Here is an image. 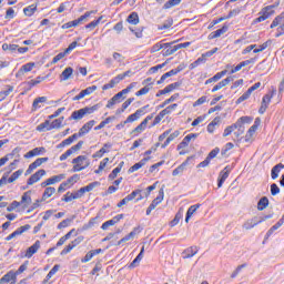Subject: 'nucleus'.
Listing matches in <instances>:
<instances>
[{"label":"nucleus","instance_id":"1","mask_svg":"<svg viewBox=\"0 0 284 284\" xmlns=\"http://www.w3.org/2000/svg\"><path fill=\"white\" fill-rule=\"evenodd\" d=\"M253 119L252 116H241L240 119H237V121L229 126H226L224 129L223 132V136H230V134H232V132H234V130H237L234 135L236 136V139H239V136H243V134H245V125H250V123H252Z\"/></svg>","mask_w":284,"mask_h":284},{"label":"nucleus","instance_id":"2","mask_svg":"<svg viewBox=\"0 0 284 284\" xmlns=\"http://www.w3.org/2000/svg\"><path fill=\"white\" fill-rule=\"evenodd\" d=\"M99 185H101V182L95 181V182L88 184L87 186L81 187L75 193L67 192L63 195L62 201H63V203H70L71 201H74L77 199H82V196L85 194V192H92V190H94V187H99Z\"/></svg>","mask_w":284,"mask_h":284},{"label":"nucleus","instance_id":"3","mask_svg":"<svg viewBox=\"0 0 284 284\" xmlns=\"http://www.w3.org/2000/svg\"><path fill=\"white\" fill-rule=\"evenodd\" d=\"M281 6V1H275L274 4L266 6L261 9L258 12V17L253 20V23H263V21H267L270 17H273V14H276V8Z\"/></svg>","mask_w":284,"mask_h":284},{"label":"nucleus","instance_id":"4","mask_svg":"<svg viewBox=\"0 0 284 284\" xmlns=\"http://www.w3.org/2000/svg\"><path fill=\"white\" fill-rule=\"evenodd\" d=\"M65 121L64 116L58 118L50 123V120H45L37 126L38 132H50V130H59Z\"/></svg>","mask_w":284,"mask_h":284},{"label":"nucleus","instance_id":"5","mask_svg":"<svg viewBox=\"0 0 284 284\" xmlns=\"http://www.w3.org/2000/svg\"><path fill=\"white\" fill-rule=\"evenodd\" d=\"M275 28V39H278L284 36V11L277 14L271 22L270 29L274 30Z\"/></svg>","mask_w":284,"mask_h":284},{"label":"nucleus","instance_id":"6","mask_svg":"<svg viewBox=\"0 0 284 284\" xmlns=\"http://www.w3.org/2000/svg\"><path fill=\"white\" fill-rule=\"evenodd\" d=\"M99 110V104H95L93 106H84L82 109L75 110L72 112L71 116L69 118V121H81L83 116L88 114H94Z\"/></svg>","mask_w":284,"mask_h":284},{"label":"nucleus","instance_id":"7","mask_svg":"<svg viewBox=\"0 0 284 284\" xmlns=\"http://www.w3.org/2000/svg\"><path fill=\"white\" fill-rule=\"evenodd\" d=\"M133 88H136V82L130 83L125 89L113 95L112 99L108 101L106 108L110 109L113 105H116V103H121V99H123V95L129 94V92H132Z\"/></svg>","mask_w":284,"mask_h":284},{"label":"nucleus","instance_id":"8","mask_svg":"<svg viewBox=\"0 0 284 284\" xmlns=\"http://www.w3.org/2000/svg\"><path fill=\"white\" fill-rule=\"evenodd\" d=\"M72 172H83L90 168V160L85 155H78L72 160Z\"/></svg>","mask_w":284,"mask_h":284},{"label":"nucleus","instance_id":"9","mask_svg":"<svg viewBox=\"0 0 284 284\" xmlns=\"http://www.w3.org/2000/svg\"><path fill=\"white\" fill-rule=\"evenodd\" d=\"M141 192H143L141 189L132 191L129 195H126L116 204V207H123V205H128L130 201H134L135 199V203H139V201H143V195H141Z\"/></svg>","mask_w":284,"mask_h":284},{"label":"nucleus","instance_id":"10","mask_svg":"<svg viewBox=\"0 0 284 284\" xmlns=\"http://www.w3.org/2000/svg\"><path fill=\"white\" fill-rule=\"evenodd\" d=\"M176 108H179V104L174 103L171 104L169 106H166L164 110H162L153 120L151 128H155V125H159V123H161V121H163V118L168 116V114H172V112H174V110H176Z\"/></svg>","mask_w":284,"mask_h":284},{"label":"nucleus","instance_id":"11","mask_svg":"<svg viewBox=\"0 0 284 284\" xmlns=\"http://www.w3.org/2000/svg\"><path fill=\"white\" fill-rule=\"evenodd\" d=\"M126 77H132V70H128L124 73H120L116 77H114L113 79L110 80L109 83L104 84L102 87V90H112V88H114L115 85H119L120 81H123V79H125Z\"/></svg>","mask_w":284,"mask_h":284},{"label":"nucleus","instance_id":"12","mask_svg":"<svg viewBox=\"0 0 284 284\" xmlns=\"http://www.w3.org/2000/svg\"><path fill=\"white\" fill-rule=\"evenodd\" d=\"M13 92L14 84H10L8 81H0V103L1 101H6Z\"/></svg>","mask_w":284,"mask_h":284},{"label":"nucleus","instance_id":"13","mask_svg":"<svg viewBox=\"0 0 284 284\" xmlns=\"http://www.w3.org/2000/svg\"><path fill=\"white\" fill-rule=\"evenodd\" d=\"M92 14H94V11H87L83 16H81L80 18L69 21L64 24L61 26L62 30H70V28H77V26L83 23V21H85V19L90 18Z\"/></svg>","mask_w":284,"mask_h":284},{"label":"nucleus","instance_id":"14","mask_svg":"<svg viewBox=\"0 0 284 284\" xmlns=\"http://www.w3.org/2000/svg\"><path fill=\"white\" fill-rule=\"evenodd\" d=\"M275 94H276V90H273L271 91V93H267L262 98V103L258 109V114H265V112H267V108H270V103H272V99H274Z\"/></svg>","mask_w":284,"mask_h":284},{"label":"nucleus","instance_id":"15","mask_svg":"<svg viewBox=\"0 0 284 284\" xmlns=\"http://www.w3.org/2000/svg\"><path fill=\"white\" fill-rule=\"evenodd\" d=\"M154 119V113H151L146 115V119H144L135 129L131 131V134H134V136H139V134H142L145 132L148 128V123Z\"/></svg>","mask_w":284,"mask_h":284},{"label":"nucleus","instance_id":"16","mask_svg":"<svg viewBox=\"0 0 284 284\" xmlns=\"http://www.w3.org/2000/svg\"><path fill=\"white\" fill-rule=\"evenodd\" d=\"M77 45H79V42L73 41L69 44V47L64 50V52H60L58 53L51 61V64L54 65L57 63H59V61H61V59H63L67 54H70V52H72V50H74L77 48Z\"/></svg>","mask_w":284,"mask_h":284},{"label":"nucleus","instance_id":"17","mask_svg":"<svg viewBox=\"0 0 284 284\" xmlns=\"http://www.w3.org/2000/svg\"><path fill=\"white\" fill-rule=\"evenodd\" d=\"M261 126V118H256L254 121V124L247 130L244 141L245 143H250L252 139H254V135L256 134V130Z\"/></svg>","mask_w":284,"mask_h":284},{"label":"nucleus","instance_id":"18","mask_svg":"<svg viewBox=\"0 0 284 284\" xmlns=\"http://www.w3.org/2000/svg\"><path fill=\"white\" fill-rule=\"evenodd\" d=\"M148 108H150V104H146V105L138 109L134 113L130 114L126 118L125 123H134V121H139V119H141V116H145V110H148Z\"/></svg>","mask_w":284,"mask_h":284},{"label":"nucleus","instance_id":"19","mask_svg":"<svg viewBox=\"0 0 284 284\" xmlns=\"http://www.w3.org/2000/svg\"><path fill=\"white\" fill-rule=\"evenodd\" d=\"M65 179V173H61L58 175H53L43 182H41L40 186L41 187H48L50 185H57V183H61Z\"/></svg>","mask_w":284,"mask_h":284},{"label":"nucleus","instance_id":"20","mask_svg":"<svg viewBox=\"0 0 284 284\" xmlns=\"http://www.w3.org/2000/svg\"><path fill=\"white\" fill-rule=\"evenodd\" d=\"M258 88H261V82H256L255 84H253L252 87H250L246 92H244L237 100H236V105H240V103H243V101H247V99H250V97H252V92H254L255 90H258Z\"/></svg>","mask_w":284,"mask_h":284},{"label":"nucleus","instance_id":"21","mask_svg":"<svg viewBox=\"0 0 284 284\" xmlns=\"http://www.w3.org/2000/svg\"><path fill=\"white\" fill-rule=\"evenodd\" d=\"M232 172V168L230 165H226L219 174L217 178V187L221 189L223 187V183H225V181H227V179L230 178V174Z\"/></svg>","mask_w":284,"mask_h":284},{"label":"nucleus","instance_id":"22","mask_svg":"<svg viewBox=\"0 0 284 284\" xmlns=\"http://www.w3.org/2000/svg\"><path fill=\"white\" fill-rule=\"evenodd\" d=\"M82 148L83 141L78 142L75 145L71 146L62 155H60V161H65L69 156H72V154H77V152H79V150H81Z\"/></svg>","mask_w":284,"mask_h":284},{"label":"nucleus","instance_id":"23","mask_svg":"<svg viewBox=\"0 0 284 284\" xmlns=\"http://www.w3.org/2000/svg\"><path fill=\"white\" fill-rule=\"evenodd\" d=\"M49 159L48 158H38L34 162H32L29 168L27 169L24 175L28 176L37 170V168H41L43 163H48Z\"/></svg>","mask_w":284,"mask_h":284},{"label":"nucleus","instance_id":"24","mask_svg":"<svg viewBox=\"0 0 284 284\" xmlns=\"http://www.w3.org/2000/svg\"><path fill=\"white\" fill-rule=\"evenodd\" d=\"M220 152H221V149H219V148L213 149L207 154L205 160L197 164V168H207V165H210V162L212 161V159H216V156H219Z\"/></svg>","mask_w":284,"mask_h":284},{"label":"nucleus","instance_id":"25","mask_svg":"<svg viewBox=\"0 0 284 284\" xmlns=\"http://www.w3.org/2000/svg\"><path fill=\"white\" fill-rule=\"evenodd\" d=\"M43 176H45V170L40 169L38 170L36 173H33L27 181V185H34V183H39V181L41 179H43Z\"/></svg>","mask_w":284,"mask_h":284},{"label":"nucleus","instance_id":"26","mask_svg":"<svg viewBox=\"0 0 284 284\" xmlns=\"http://www.w3.org/2000/svg\"><path fill=\"white\" fill-rule=\"evenodd\" d=\"M94 125H97V121L90 120L89 122L82 125V128L79 130L78 133H75V135H78V139L81 136H85V134H88V132H90V130H92Z\"/></svg>","mask_w":284,"mask_h":284},{"label":"nucleus","instance_id":"27","mask_svg":"<svg viewBox=\"0 0 284 284\" xmlns=\"http://www.w3.org/2000/svg\"><path fill=\"white\" fill-rule=\"evenodd\" d=\"M98 87L92 85L88 87L87 89L82 90L78 95L73 98V101H81V99H85V97H90L93 92H97Z\"/></svg>","mask_w":284,"mask_h":284},{"label":"nucleus","instance_id":"28","mask_svg":"<svg viewBox=\"0 0 284 284\" xmlns=\"http://www.w3.org/2000/svg\"><path fill=\"white\" fill-rule=\"evenodd\" d=\"M21 152V146H17L14 148L11 153L6 154L3 158L0 159V168H3V165H6V163H8V161H10V159H14V156H19V153Z\"/></svg>","mask_w":284,"mask_h":284},{"label":"nucleus","instance_id":"29","mask_svg":"<svg viewBox=\"0 0 284 284\" xmlns=\"http://www.w3.org/2000/svg\"><path fill=\"white\" fill-rule=\"evenodd\" d=\"M17 284V274L14 271L7 272L1 278L0 284Z\"/></svg>","mask_w":284,"mask_h":284},{"label":"nucleus","instance_id":"30","mask_svg":"<svg viewBox=\"0 0 284 284\" xmlns=\"http://www.w3.org/2000/svg\"><path fill=\"white\" fill-rule=\"evenodd\" d=\"M41 248V242L36 241L27 251L26 254L23 255V258H32L37 252Z\"/></svg>","mask_w":284,"mask_h":284},{"label":"nucleus","instance_id":"31","mask_svg":"<svg viewBox=\"0 0 284 284\" xmlns=\"http://www.w3.org/2000/svg\"><path fill=\"white\" fill-rule=\"evenodd\" d=\"M139 234H141V227H134L128 235L118 241L116 245H123V243L132 241Z\"/></svg>","mask_w":284,"mask_h":284},{"label":"nucleus","instance_id":"32","mask_svg":"<svg viewBox=\"0 0 284 284\" xmlns=\"http://www.w3.org/2000/svg\"><path fill=\"white\" fill-rule=\"evenodd\" d=\"M30 230V224H26L23 226L18 227L14 232L9 234L4 241H12V239H17V236H21L24 232H28Z\"/></svg>","mask_w":284,"mask_h":284},{"label":"nucleus","instance_id":"33","mask_svg":"<svg viewBox=\"0 0 284 284\" xmlns=\"http://www.w3.org/2000/svg\"><path fill=\"white\" fill-rule=\"evenodd\" d=\"M181 88V82H174L166 85L163 90H160L155 97H163V94H170V92H174V90Z\"/></svg>","mask_w":284,"mask_h":284},{"label":"nucleus","instance_id":"34","mask_svg":"<svg viewBox=\"0 0 284 284\" xmlns=\"http://www.w3.org/2000/svg\"><path fill=\"white\" fill-rule=\"evenodd\" d=\"M183 68L178 67L175 69H172L171 71L164 73L160 80L156 82L158 85H161L162 83H165V79H170V77H176V74H179V72H182Z\"/></svg>","mask_w":284,"mask_h":284},{"label":"nucleus","instance_id":"35","mask_svg":"<svg viewBox=\"0 0 284 284\" xmlns=\"http://www.w3.org/2000/svg\"><path fill=\"white\" fill-rule=\"evenodd\" d=\"M252 63H256V59L255 58H252V59L244 60V61L240 62L236 67L231 69L230 74H236V72H241V69H243L246 65H250Z\"/></svg>","mask_w":284,"mask_h":284},{"label":"nucleus","instance_id":"36","mask_svg":"<svg viewBox=\"0 0 284 284\" xmlns=\"http://www.w3.org/2000/svg\"><path fill=\"white\" fill-rule=\"evenodd\" d=\"M123 214H118L115 215L113 219L111 220H108L106 222H104L102 225H101V230H108L109 227H112L114 225H116V223H119L122 219H123Z\"/></svg>","mask_w":284,"mask_h":284},{"label":"nucleus","instance_id":"37","mask_svg":"<svg viewBox=\"0 0 284 284\" xmlns=\"http://www.w3.org/2000/svg\"><path fill=\"white\" fill-rule=\"evenodd\" d=\"M232 81H234V77L232 75L223 79L222 81H220L217 84L213 87L211 92H219V90H223V88H225L226 85H230Z\"/></svg>","mask_w":284,"mask_h":284},{"label":"nucleus","instance_id":"38","mask_svg":"<svg viewBox=\"0 0 284 284\" xmlns=\"http://www.w3.org/2000/svg\"><path fill=\"white\" fill-rule=\"evenodd\" d=\"M30 203H32V191H27L21 196L20 205L26 210L30 206Z\"/></svg>","mask_w":284,"mask_h":284},{"label":"nucleus","instance_id":"39","mask_svg":"<svg viewBox=\"0 0 284 284\" xmlns=\"http://www.w3.org/2000/svg\"><path fill=\"white\" fill-rule=\"evenodd\" d=\"M45 103H48V97L36 98L32 103L33 112H37V110H41V108H43V105H45Z\"/></svg>","mask_w":284,"mask_h":284},{"label":"nucleus","instance_id":"40","mask_svg":"<svg viewBox=\"0 0 284 284\" xmlns=\"http://www.w3.org/2000/svg\"><path fill=\"white\" fill-rule=\"evenodd\" d=\"M110 148H112V143L108 142L103 144V148H101L99 151H97L92 159H103V155L108 154L110 152Z\"/></svg>","mask_w":284,"mask_h":284},{"label":"nucleus","instance_id":"41","mask_svg":"<svg viewBox=\"0 0 284 284\" xmlns=\"http://www.w3.org/2000/svg\"><path fill=\"white\" fill-rule=\"evenodd\" d=\"M45 81V77H37L34 80L23 82L22 85L27 88V91L30 92L34 88V85H39V83H43Z\"/></svg>","mask_w":284,"mask_h":284},{"label":"nucleus","instance_id":"42","mask_svg":"<svg viewBox=\"0 0 284 284\" xmlns=\"http://www.w3.org/2000/svg\"><path fill=\"white\" fill-rule=\"evenodd\" d=\"M196 136H199V134L196 133H190L187 134L182 142L179 143L178 145V150H183L185 148H187V145H190V142L192 141V139H196Z\"/></svg>","mask_w":284,"mask_h":284},{"label":"nucleus","instance_id":"43","mask_svg":"<svg viewBox=\"0 0 284 284\" xmlns=\"http://www.w3.org/2000/svg\"><path fill=\"white\" fill-rule=\"evenodd\" d=\"M44 152H45V148H43V146L34 148L33 150H31L24 154V159H32L33 156H41V154H44Z\"/></svg>","mask_w":284,"mask_h":284},{"label":"nucleus","instance_id":"44","mask_svg":"<svg viewBox=\"0 0 284 284\" xmlns=\"http://www.w3.org/2000/svg\"><path fill=\"white\" fill-rule=\"evenodd\" d=\"M148 161H150V158H143L140 162H138L134 165H132L128 170V173L129 174H134V172H139V170H141V168H143L145 165V163H148Z\"/></svg>","mask_w":284,"mask_h":284},{"label":"nucleus","instance_id":"45","mask_svg":"<svg viewBox=\"0 0 284 284\" xmlns=\"http://www.w3.org/2000/svg\"><path fill=\"white\" fill-rule=\"evenodd\" d=\"M54 194H57V189L54 186H45L41 201H48V199H51V196H54Z\"/></svg>","mask_w":284,"mask_h":284},{"label":"nucleus","instance_id":"46","mask_svg":"<svg viewBox=\"0 0 284 284\" xmlns=\"http://www.w3.org/2000/svg\"><path fill=\"white\" fill-rule=\"evenodd\" d=\"M173 43L174 42H166V43L158 42L150 48V53L154 54L155 52L163 50V48H170V45H172Z\"/></svg>","mask_w":284,"mask_h":284},{"label":"nucleus","instance_id":"47","mask_svg":"<svg viewBox=\"0 0 284 284\" xmlns=\"http://www.w3.org/2000/svg\"><path fill=\"white\" fill-rule=\"evenodd\" d=\"M103 252L102 248H97V250H92L89 251L85 256L82 258V263H90V261H92V258H94V256L101 254Z\"/></svg>","mask_w":284,"mask_h":284},{"label":"nucleus","instance_id":"48","mask_svg":"<svg viewBox=\"0 0 284 284\" xmlns=\"http://www.w3.org/2000/svg\"><path fill=\"white\" fill-rule=\"evenodd\" d=\"M145 253V246H142L140 253L138 256L132 261V263L129 265V270H134V267H138V265L143 261V254Z\"/></svg>","mask_w":284,"mask_h":284},{"label":"nucleus","instance_id":"49","mask_svg":"<svg viewBox=\"0 0 284 284\" xmlns=\"http://www.w3.org/2000/svg\"><path fill=\"white\" fill-rule=\"evenodd\" d=\"M221 124V116H215L211 123L207 124L206 126V131L209 132V134H214V132L216 131V125Z\"/></svg>","mask_w":284,"mask_h":284},{"label":"nucleus","instance_id":"50","mask_svg":"<svg viewBox=\"0 0 284 284\" xmlns=\"http://www.w3.org/2000/svg\"><path fill=\"white\" fill-rule=\"evenodd\" d=\"M179 136H181V131L179 130H175L173 133H170L165 142L161 145V148H168V145H170V143H172V141H174L175 139H179Z\"/></svg>","mask_w":284,"mask_h":284},{"label":"nucleus","instance_id":"51","mask_svg":"<svg viewBox=\"0 0 284 284\" xmlns=\"http://www.w3.org/2000/svg\"><path fill=\"white\" fill-rule=\"evenodd\" d=\"M125 165V162H120L119 165L112 170V172L109 174L108 179L109 181H114L119 174H121V170H123V166Z\"/></svg>","mask_w":284,"mask_h":284},{"label":"nucleus","instance_id":"52","mask_svg":"<svg viewBox=\"0 0 284 284\" xmlns=\"http://www.w3.org/2000/svg\"><path fill=\"white\" fill-rule=\"evenodd\" d=\"M79 139V135L74 133L73 135L69 136L68 139L63 140L60 144L57 145L58 150H61V148H65L68 145H72L74 141Z\"/></svg>","mask_w":284,"mask_h":284},{"label":"nucleus","instance_id":"53","mask_svg":"<svg viewBox=\"0 0 284 284\" xmlns=\"http://www.w3.org/2000/svg\"><path fill=\"white\" fill-rule=\"evenodd\" d=\"M225 74H227V70L217 72L214 77H212L205 81V85H210V83H216V81H221V79H223V77H225Z\"/></svg>","mask_w":284,"mask_h":284},{"label":"nucleus","instance_id":"54","mask_svg":"<svg viewBox=\"0 0 284 284\" xmlns=\"http://www.w3.org/2000/svg\"><path fill=\"white\" fill-rule=\"evenodd\" d=\"M227 32V26H223L221 29H217L216 31H213L209 34V41H212L214 39H219L222 34H225Z\"/></svg>","mask_w":284,"mask_h":284},{"label":"nucleus","instance_id":"55","mask_svg":"<svg viewBox=\"0 0 284 284\" xmlns=\"http://www.w3.org/2000/svg\"><path fill=\"white\" fill-rule=\"evenodd\" d=\"M284 170V164L278 163L275 166L272 168L271 170V178L273 181H276L278 179V174H281V171Z\"/></svg>","mask_w":284,"mask_h":284},{"label":"nucleus","instance_id":"56","mask_svg":"<svg viewBox=\"0 0 284 284\" xmlns=\"http://www.w3.org/2000/svg\"><path fill=\"white\" fill-rule=\"evenodd\" d=\"M39 4L37 3L30 4L23 9V14L26 17H34V13L37 12Z\"/></svg>","mask_w":284,"mask_h":284},{"label":"nucleus","instance_id":"57","mask_svg":"<svg viewBox=\"0 0 284 284\" xmlns=\"http://www.w3.org/2000/svg\"><path fill=\"white\" fill-rule=\"evenodd\" d=\"M189 163H190V159L185 160L175 170H173L172 176H179V174H183L185 172V168H187Z\"/></svg>","mask_w":284,"mask_h":284},{"label":"nucleus","instance_id":"58","mask_svg":"<svg viewBox=\"0 0 284 284\" xmlns=\"http://www.w3.org/2000/svg\"><path fill=\"white\" fill-rule=\"evenodd\" d=\"M184 258H192V256H196L199 254V247L197 246H190L184 252Z\"/></svg>","mask_w":284,"mask_h":284},{"label":"nucleus","instance_id":"59","mask_svg":"<svg viewBox=\"0 0 284 284\" xmlns=\"http://www.w3.org/2000/svg\"><path fill=\"white\" fill-rule=\"evenodd\" d=\"M126 21L131 24V26H139L140 23V19H139V13L133 11L131 12L128 18Z\"/></svg>","mask_w":284,"mask_h":284},{"label":"nucleus","instance_id":"60","mask_svg":"<svg viewBox=\"0 0 284 284\" xmlns=\"http://www.w3.org/2000/svg\"><path fill=\"white\" fill-rule=\"evenodd\" d=\"M199 207H201V204H194L187 209L185 223H190V219H192V216L194 215V212H196V210H199Z\"/></svg>","mask_w":284,"mask_h":284},{"label":"nucleus","instance_id":"61","mask_svg":"<svg viewBox=\"0 0 284 284\" xmlns=\"http://www.w3.org/2000/svg\"><path fill=\"white\" fill-rule=\"evenodd\" d=\"M178 50H179L178 44L173 47L170 45L169 48H163L162 57H172V54H174Z\"/></svg>","mask_w":284,"mask_h":284},{"label":"nucleus","instance_id":"62","mask_svg":"<svg viewBox=\"0 0 284 284\" xmlns=\"http://www.w3.org/2000/svg\"><path fill=\"white\" fill-rule=\"evenodd\" d=\"M153 87H154V83L152 82L149 83L148 85H144L142 89L135 92V97H144L150 92V90H152Z\"/></svg>","mask_w":284,"mask_h":284},{"label":"nucleus","instance_id":"63","mask_svg":"<svg viewBox=\"0 0 284 284\" xmlns=\"http://www.w3.org/2000/svg\"><path fill=\"white\" fill-rule=\"evenodd\" d=\"M73 73L74 69H72L71 67L65 68L61 73V81H68V79H70Z\"/></svg>","mask_w":284,"mask_h":284},{"label":"nucleus","instance_id":"64","mask_svg":"<svg viewBox=\"0 0 284 284\" xmlns=\"http://www.w3.org/2000/svg\"><path fill=\"white\" fill-rule=\"evenodd\" d=\"M267 205H270V200L267 199V196H263L258 202H257V210L260 212H263V210H265L267 207Z\"/></svg>","mask_w":284,"mask_h":284}]
</instances>
